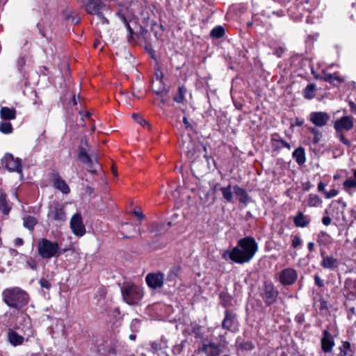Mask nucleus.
Masks as SVG:
<instances>
[{"mask_svg": "<svg viewBox=\"0 0 356 356\" xmlns=\"http://www.w3.org/2000/svg\"><path fill=\"white\" fill-rule=\"evenodd\" d=\"M258 250V245L254 238L246 236L241 238L232 250H225L222 258L230 259L233 262L243 264L249 262Z\"/></svg>", "mask_w": 356, "mask_h": 356, "instance_id": "1", "label": "nucleus"}, {"mask_svg": "<svg viewBox=\"0 0 356 356\" xmlns=\"http://www.w3.org/2000/svg\"><path fill=\"white\" fill-rule=\"evenodd\" d=\"M4 302L10 307L20 309L29 303V294L19 287L5 289L2 293Z\"/></svg>", "mask_w": 356, "mask_h": 356, "instance_id": "2", "label": "nucleus"}, {"mask_svg": "<svg viewBox=\"0 0 356 356\" xmlns=\"http://www.w3.org/2000/svg\"><path fill=\"white\" fill-rule=\"evenodd\" d=\"M38 254L43 259H49L59 257L62 252L57 242L51 241L47 238H41L37 245Z\"/></svg>", "mask_w": 356, "mask_h": 356, "instance_id": "3", "label": "nucleus"}, {"mask_svg": "<svg viewBox=\"0 0 356 356\" xmlns=\"http://www.w3.org/2000/svg\"><path fill=\"white\" fill-rule=\"evenodd\" d=\"M123 300L128 305L138 304L143 296V289L136 285H127L121 288Z\"/></svg>", "mask_w": 356, "mask_h": 356, "instance_id": "4", "label": "nucleus"}, {"mask_svg": "<svg viewBox=\"0 0 356 356\" xmlns=\"http://www.w3.org/2000/svg\"><path fill=\"white\" fill-rule=\"evenodd\" d=\"M48 330L51 338L58 343H64L67 341V332L63 321L54 320Z\"/></svg>", "mask_w": 356, "mask_h": 356, "instance_id": "5", "label": "nucleus"}, {"mask_svg": "<svg viewBox=\"0 0 356 356\" xmlns=\"http://www.w3.org/2000/svg\"><path fill=\"white\" fill-rule=\"evenodd\" d=\"M298 277V271L293 268H286L280 271L277 275V280L283 286H291L296 283Z\"/></svg>", "mask_w": 356, "mask_h": 356, "instance_id": "6", "label": "nucleus"}, {"mask_svg": "<svg viewBox=\"0 0 356 356\" xmlns=\"http://www.w3.org/2000/svg\"><path fill=\"white\" fill-rule=\"evenodd\" d=\"M48 220L62 223L66 220V214L64 207L60 204H51L47 213Z\"/></svg>", "mask_w": 356, "mask_h": 356, "instance_id": "7", "label": "nucleus"}, {"mask_svg": "<svg viewBox=\"0 0 356 356\" xmlns=\"http://www.w3.org/2000/svg\"><path fill=\"white\" fill-rule=\"evenodd\" d=\"M84 6L87 13L90 15H100L103 11L111 13L109 6L102 0H87Z\"/></svg>", "mask_w": 356, "mask_h": 356, "instance_id": "8", "label": "nucleus"}, {"mask_svg": "<svg viewBox=\"0 0 356 356\" xmlns=\"http://www.w3.org/2000/svg\"><path fill=\"white\" fill-rule=\"evenodd\" d=\"M79 159L86 165L87 170L89 172L96 173L97 169L95 166L97 163V159L96 157L92 159L83 147H79Z\"/></svg>", "mask_w": 356, "mask_h": 356, "instance_id": "9", "label": "nucleus"}, {"mask_svg": "<svg viewBox=\"0 0 356 356\" xmlns=\"http://www.w3.org/2000/svg\"><path fill=\"white\" fill-rule=\"evenodd\" d=\"M221 326L223 330L233 332H235L238 327L236 314L228 309H226L225 311V317Z\"/></svg>", "mask_w": 356, "mask_h": 356, "instance_id": "10", "label": "nucleus"}, {"mask_svg": "<svg viewBox=\"0 0 356 356\" xmlns=\"http://www.w3.org/2000/svg\"><path fill=\"white\" fill-rule=\"evenodd\" d=\"M165 275L161 272L150 273L146 275L145 281L147 286L152 289H161L164 283Z\"/></svg>", "mask_w": 356, "mask_h": 356, "instance_id": "11", "label": "nucleus"}, {"mask_svg": "<svg viewBox=\"0 0 356 356\" xmlns=\"http://www.w3.org/2000/svg\"><path fill=\"white\" fill-rule=\"evenodd\" d=\"M261 296L265 303L270 305L276 301L278 291L272 283H266Z\"/></svg>", "mask_w": 356, "mask_h": 356, "instance_id": "12", "label": "nucleus"}, {"mask_svg": "<svg viewBox=\"0 0 356 356\" xmlns=\"http://www.w3.org/2000/svg\"><path fill=\"white\" fill-rule=\"evenodd\" d=\"M330 119V115L323 111H314L309 114V120L315 126L322 127L325 126Z\"/></svg>", "mask_w": 356, "mask_h": 356, "instance_id": "13", "label": "nucleus"}, {"mask_svg": "<svg viewBox=\"0 0 356 356\" xmlns=\"http://www.w3.org/2000/svg\"><path fill=\"white\" fill-rule=\"evenodd\" d=\"M2 165L12 172H21V161L15 158L11 154H6L1 160Z\"/></svg>", "mask_w": 356, "mask_h": 356, "instance_id": "14", "label": "nucleus"}, {"mask_svg": "<svg viewBox=\"0 0 356 356\" xmlns=\"http://www.w3.org/2000/svg\"><path fill=\"white\" fill-rule=\"evenodd\" d=\"M70 228L74 234L78 236H82L86 233L85 226L80 213H76L72 216L70 220Z\"/></svg>", "mask_w": 356, "mask_h": 356, "instance_id": "15", "label": "nucleus"}, {"mask_svg": "<svg viewBox=\"0 0 356 356\" xmlns=\"http://www.w3.org/2000/svg\"><path fill=\"white\" fill-rule=\"evenodd\" d=\"M196 352L197 353H203L206 356H219L222 353L221 346L213 342L203 343Z\"/></svg>", "mask_w": 356, "mask_h": 356, "instance_id": "16", "label": "nucleus"}, {"mask_svg": "<svg viewBox=\"0 0 356 356\" xmlns=\"http://www.w3.org/2000/svg\"><path fill=\"white\" fill-rule=\"evenodd\" d=\"M321 348L324 353H330L334 346V341L332 334L325 330L323 332V337L321 340Z\"/></svg>", "mask_w": 356, "mask_h": 356, "instance_id": "17", "label": "nucleus"}, {"mask_svg": "<svg viewBox=\"0 0 356 356\" xmlns=\"http://www.w3.org/2000/svg\"><path fill=\"white\" fill-rule=\"evenodd\" d=\"M335 130L349 131L353 127V122L350 117L343 116L335 121L334 124Z\"/></svg>", "mask_w": 356, "mask_h": 356, "instance_id": "18", "label": "nucleus"}, {"mask_svg": "<svg viewBox=\"0 0 356 356\" xmlns=\"http://www.w3.org/2000/svg\"><path fill=\"white\" fill-rule=\"evenodd\" d=\"M7 341L13 346H17L23 344L24 341V337L19 334L12 328H8L7 331Z\"/></svg>", "mask_w": 356, "mask_h": 356, "instance_id": "19", "label": "nucleus"}, {"mask_svg": "<svg viewBox=\"0 0 356 356\" xmlns=\"http://www.w3.org/2000/svg\"><path fill=\"white\" fill-rule=\"evenodd\" d=\"M321 79L326 82L332 84L333 86H337L345 81V80L342 77H341L337 72L330 74L325 71H323L322 76L321 77Z\"/></svg>", "mask_w": 356, "mask_h": 356, "instance_id": "20", "label": "nucleus"}, {"mask_svg": "<svg viewBox=\"0 0 356 356\" xmlns=\"http://www.w3.org/2000/svg\"><path fill=\"white\" fill-rule=\"evenodd\" d=\"M321 255L323 259L321 261V265L323 268L332 270L337 268L339 261L336 258L329 255L325 256L323 252H321Z\"/></svg>", "mask_w": 356, "mask_h": 356, "instance_id": "21", "label": "nucleus"}, {"mask_svg": "<svg viewBox=\"0 0 356 356\" xmlns=\"http://www.w3.org/2000/svg\"><path fill=\"white\" fill-rule=\"evenodd\" d=\"M354 177H349L343 183V189L350 195H352L356 189V169L353 171Z\"/></svg>", "mask_w": 356, "mask_h": 356, "instance_id": "22", "label": "nucleus"}, {"mask_svg": "<svg viewBox=\"0 0 356 356\" xmlns=\"http://www.w3.org/2000/svg\"><path fill=\"white\" fill-rule=\"evenodd\" d=\"M293 222L296 227H305L310 222V218L307 216L304 215L302 212H298L293 218Z\"/></svg>", "mask_w": 356, "mask_h": 356, "instance_id": "23", "label": "nucleus"}, {"mask_svg": "<svg viewBox=\"0 0 356 356\" xmlns=\"http://www.w3.org/2000/svg\"><path fill=\"white\" fill-rule=\"evenodd\" d=\"M53 185L54 188L60 191L64 194H67L70 191L68 185L59 176H56L54 177V179H53Z\"/></svg>", "mask_w": 356, "mask_h": 356, "instance_id": "24", "label": "nucleus"}, {"mask_svg": "<svg viewBox=\"0 0 356 356\" xmlns=\"http://www.w3.org/2000/svg\"><path fill=\"white\" fill-rule=\"evenodd\" d=\"M234 191L236 195L238 197L240 202L246 204L250 201V197H249L246 191L241 188L239 186H234Z\"/></svg>", "mask_w": 356, "mask_h": 356, "instance_id": "25", "label": "nucleus"}, {"mask_svg": "<svg viewBox=\"0 0 356 356\" xmlns=\"http://www.w3.org/2000/svg\"><path fill=\"white\" fill-rule=\"evenodd\" d=\"M293 159L298 165H302L306 161L305 151L302 147H298L292 154Z\"/></svg>", "mask_w": 356, "mask_h": 356, "instance_id": "26", "label": "nucleus"}, {"mask_svg": "<svg viewBox=\"0 0 356 356\" xmlns=\"http://www.w3.org/2000/svg\"><path fill=\"white\" fill-rule=\"evenodd\" d=\"M0 116L3 120H14L16 118V111L15 108H10L6 106L1 107Z\"/></svg>", "mask_w": 356, "mask_h": 356, "instance_id": "27", "label": "nucleus"}, {"mask_svg": "<svg viewBox=\"0 0 356 356\" xmlns=\"http://www.w3.org/2000/svg\"><path fill=\"white\" fill-rule=\"evenodd\" d=\"M11 209L10 204L6 200V195L4 193L0 194V210L4 215H8Z\"/></svg>", "mask_w": 356, "mask_h": 356, "instance_id": "28", "label": "nucleus"}, {"mask_svg": "<svg viewBox=\"0 0 356 356\" xmlns=\"http://www.w3.org/2000/svg\"><path fill=\"white\" fill-rule=\"evenodd\" d=\"M37 223V219L31 216H28L25 218H24V226L27 228L30 231H33L34 229L35 225Z\"/></svg>", "mask_w": 356, "mask_h": 356, "instance_id": "29", "label": "nucleus"}, {"mask_svg": "<svg viewBox=\"0 0 356 356\" xmlns=\"http://www.w3.org/2000/svg\"><path fill=\"white\" fill-rule=\"evenodd\" d=\"M236 346L243 350H251L254 348V345L250 341H242L239 339L236 340Z\"/></svg>", "mask_w": 356, "mask_h": 356, "instance_id": "30", "label": "nucleus"}, {"mask_svg": "<svg viewBox=\"0 0 356 356\" xmlns=\"http://www.w3.org/2000/svg\"><path fill=\"white\" fill-rule=\"evenodd\" d=\"M316 85L310 83L304 90V97L307 99H312L315 96Z\"/></svg>", "mask_w": 356, "mask_h": 356, "instance_id": "31", "label": "nucleus"}, {"mask_svg": "<svg viewBox=\"0 0 356 356\" xmlns=\"http://www.w3.org/2000/svg\"><path fill=\"white\" fill-rule=\"evenodd\" d=\"M186 88L184 86H179L177 95L174 97L173 100L177 103H183L185 99Z\"/></svg>", "mask_w": 356, "mask_h": 356, "instance_id": "32", "label": "nucleus"}, {"mask_svg": "<svg viewBox=\"0 0 356 356\" xmlns=\"http://www.w3.org/2000/svg\"><path fill=\"white\" fill-rule=\"evenodd\" d=\"M220 191L222 192V195L224 199L228 202H231L233 199V193L232 191L231 185L227 186V187L220 188Z\"/></svg>", "mask_w": 356, "mask_h": 356, "instance_id": "33", "label": "nucleus"}, {"mask_svg": "<svg viewBox=\"0 0 356 356\" xmlns=\"http://www.w3.org/2000/svg\"><path fill=\"white\" fill-rule=\"evenodd\" d=\"M322 201L316 194H310L308 197L307 204L309 207H318L321 204Z\"/></svg>", "mask_w": 356, "mask_h": 356, "instance_id": "34", "label": "nucleus"}, {"mask_svg": "<svg viewBox=\"0 0 356 356\" xmlns=\"http://www.w3.org/2000/svg\"><path fill=\"white\" fill-rule=\"evenodd\" d=\"M225 35V29L222 26H218L213 28L210 33V35L213 38H220Z\"/></svg>", "mask_w": 356, "mask_h": 356, "instance_id": "35", "label": "nucleus"}, {"mask_svg": "<svg viewBox=\"0 0 356 356\" xmlns=\"http://www.w3.org/2000/svg\"><path fill=\"white\" fill-rule=\"evenodd\" d=\"M308 131L314 135L313 143L317 144L322 138V133L316 127H309Z\"/></svg>", "mask_w": 356, "mask_h": 356, "instance_id": "36", "label": "nucleus"}, {"mask_svg": "<svg viewBox=\"0 0 356 356\" xmlns=\"http://www.w3.org/2000/svg\"><path fill=\"white\" fill-rule=\"evenodd\" d=\"M344 286L351 293H356V278H347L345 280Z\"/></svg>", "mask_w": 356, "mask_h": 356, "instance_id": "37", "label": "nucleus"}, {"mask_svg": "<svg viewBox=\"0 0 356 356\" xmlns=\"http://www.w3.org/2000/svg\"><path fill=\"white\" fill-rule=\"evenodd\" d=\"M13 130V126L10 122H2L0 125V131L4 134H11Z\"/></svg>", "mask_w": 356, "mask_h": 356, "instance_id": "38", "label": "nucleus"}, {"mask_svg": "<svg viewBox=\"0 0 356 356\" xmlns=\"http://www.w3.org/2000/svg\"><path fill=\"white\" fill-rule=\"evenodd\" d=\"M336 137L338 138L340 140V141L346 146L350 147L351 145L350 141L345 138L342 131L336 130Z\"/></svg>", "mask_w": 356, "mask_h": 356, "instance_id": "39", "label": "nucleus"}, {"mask_svg": "<svg viewBox=\"0 0 356 356\" xmlns=\"http://www.w3.org/2000/svg\"><path fill=\"white\" fill-rule=\"evenodd\" d=\"M39 284L42 289L49 290L51 287V282L46 279L42 278L39 280Z\"/></svg>", "mask_w": 356, "mask_h": 356, "instance_id": "40", "label": "nucleus"}, {"mask_svg": "<svg viewBox=\"0 0 356 356\" xmlns=\"http://www.w3.org/2000/svg\"><path fill=\"white\" fill-rule=\"evenodd\" d=\"M118 15H119V17H120V19L123 22L124 26H126V28L128 30V31L129 32V33L130 34H133V33H134L133 29L131 28V26H130L129 22H127L126 17L123 15H121L120 13H118Z\"/></svg>", "mask_w": 356, "mask_h": 356, "instance_id": "41", "label": "nucleus"}, {"mask_svg": "<svg viewBox=\"0 0 356 356\" xmlns=\"http://www.w3.org/2000/svg\"><path fill=\"white\" fill-rule=\"evenodd\" d=\"M337 194H338V191L336 189H331L329 191L324 192L325 197L327 199L334 197L337 196Z\"/></svg>", "mask_w": 356, "mask_h": 356, "instance_id": "42", "label": "nucleus"}, {"mask_svg": "<svg viewBox=\"0 0 356 356\" xmlns=\"http://www.w3.org/2000/svg\"><path fill=\"white\" fill-rule=\"evenodd\" d=\"M152 347L156 350H161L167 347L165 341H161V343L154 342L152 345Z\"/></svg>", "mask_w": 356, "mask_h": 356, "instance_id": "43", "label": "nucleus"}, {"mask_svg": "<svg viewBox=\"0 0 356 356\" xmlns=\"http://www.w3.org/2000/svg\"><path fill=\"white\" fill-rule=\"evenodd\" d=\"M302 243V240L298 236H293L292 239V246L294 248L299 247Z\"/></svg>", "mask_w": 356, "mask_h": 356, "instance_id": "44", "label": "nucleus"}, {"mask_svg": "<svg viewBox=\"0 0 356 356\" xmlns=\"http://www.w3.org/2000/svg\"><path fill=\"white\" fill-rule=\"evenodd\" d=\"M350 346V345L348 342L343 343L342 347L340 348L341 350L339 356H345L347 354L345 350L348 349Z\"/></svg>", "mask_w": 356, "mask_h": 356, "instance_id": "45", "label": "nucleus"}, {"mask_svg": "<svg viewBox=\"0 0 356 356\" xmlns=\"http://www.w3.org/2000/svg\"><path fill=\"white\" fill-rule=\"evenodd\" d=\"M25 64H26V60H25L24 57H19L17 62V66L18 70L21 71L22 69L23 68V67L25 65Z\"/></svg>", "mask_w": 356, "mask_h": 356, "instance_id": "46", "label": "nucleus"}, {"mask_svg": "<svg viewBox=\"0 0 356 356\" xmlns=\"http://www.w3.org/2000/svg\"><path fill=\"white\" fill-rule=\"evenodd\" d=\"M314 282H315V284L316 286H318V287L324 286V282H323V280L318 275H314Z\"/></svg>", "mask_w": 356, "mask_h": 356, "instance_id": "47", "label": "nucleus"}, {"mask_svg": "<svg viewBox=\"0 0 356 356\" xmlns=\"http://www.w3.org/2000/svg\"><path fill=\"white\" fill-rule=\"evenodd\" d=\"M133 117H134V118H135V120L141 124L143 126H145V124H148L147 122H146L145 120H143L141 117H140L137 114H133Z\"/></svg>", "mask_w": 356, "mask_h": 356, "instance_id": "48", "label": "nucleus"}, {"mask_svg": "<svg viewBox=\"0 0 356 356\" xmlns=\"http://www.w3.org/2000/svg\"><path fill=\"white\" fill-rule=\"evenodd\" d=\"M200 330H201V328L199 326L193 328V332L194 333L195 337L196 338H202V334Z\"/></svg>", "mask_w": 356, "mask_h": 356, "instance_id": "49", "label": "nucleus"}, {"mask_svg": "<svg viewBox=\"0 0 356 356\" xmlns=\"http://www.w3.org/2000/svg\"><path fill=\"white\" fill-rule=\"evenodd\" d=\"M277 143H279L282 147H286L288 149H291V145L289 143H288L286 141H285L283 139H279V140H277Z\"/></svg>", "mask_w": 356, "mask_h": 356, "instance_id": "50", "label": "nucleus"}, {"mask_svg": "<svg viewBox=\"0 0 356 356\" xmlns=\"http://www.w3.org/2000/svg\"><path fill=\"white\" fill-rule=\"evenodd\" d=\"M154 92L156 95L161 96V95H162L163 94L168 95V90L167 89H165V88H163L162 89H159V90H154Z\"/></svg>", "mask_w": 356, "mask_h": 356, "instance_id": "51", "label": "nucleus"}, {"mask_svg": "<svg viewBox=\"0 0 356 356\" xmlns=\"http://www.w3.org/2000/svg\"><path fill=\"white\" fill-rule=\"evenodd\" d=\"M348 105H349L350 111L353 113L356 114V104L352 100H349Z\"/></svg>", "mask_w": 356, "mask_h": 356, "instance_id": "52", "label": "nucleus"}, {"mask_svg": "<svg viewBox=\"0 0 356 356\" xmlns=\"http://www.w3.org/2000/svg\"><path fill=\"white\" fill-rule=\"evenodd\" d=\"M331 218L329 216H323L322 218V222L324 225L328 226L331 223Z\"/></svg>", "mask_w": 356, "mask_h": 356, "instance_id": "53", "label": "nucleus"}, {"mask_svg": "<svg viewBox=\"0 0 356 356\" xmlns=\"http://www.w3.org/2000/svg\"><path fill=\"white\" fill-rule=\"evenodd\" d=\"M283 53L284 49L282 47H279L275 49L274 54H275L277 57H281Z\"/></svg>", "mask_w": 356, "mask_h": 356, "instance_id": "54", "label": "nucleus"}, {"mask_svg": "<svg viewBox=\"0 0 356 356\" xmlns=\"http://www.w3.org/2000/svg\"><path fill=\"white\" fill-rule=\"evenodd\" d=\"M14 243L16 246H21L24 244V240L21 238H16Z\"/></svg>", "mask_w": 356, "mask_h": 356, "instance_id": "55", "label": "nucleus"}, {"mask_svg": "<svg viewBox=\"0 0 356 356\" xmlns=\"http://www.w3.org/2000/svg\"><path fill=\"white\" fill-rule=\"evenodd\" d=\"M100 19L101 22L104 24H108V20L102 15V13H100V15H97Z\"/></svg>", "mask_w": 356, "mask_h": 356, "instance_id": "56", "label": "nucleus"}, {"mask_svg": "<svg viewBox=\"0 0 356 356\" xmlns=\"http://www.w3.org/2000/svg\"><path fill=\"white\" fill-rule=\"evenodd\" d=\"M155 76L157 79L161 80L163 76V74L160 70H157L155 72Z\"/></svg>", "mask_w": 356, "mask_h": 356, "instance_id": "57", "label": "nucleus"}, {"mask_svg": "<svg viewBox=\"0 0 356 356\" xmlns=\"http://www.w3.org/2000/svg\"><path fill=\"white\" fill-rule=\"evenodd\" d=\"M167 95H168L163 94V95L159 96L160 103L161 104H165L167 102V101H168V99L166 98Z\"/></svg>", "mask_w": 356, "mask_h": 356, "instance_id": "58", "label": "nucleus"}, {"mask_svg": "<svg viewBox=\"0 0 356 356\" xmlns=\"http://www.w3.org/2000/svg\"><path fill=\"white\" fill-rule=\"evenodd\" d=\"M26 264L29 265V266L32 269V270H36L37 269V265L35 262L33 261H26Z\"/></svg>", "mask_w": 356, "mask_h": 356, "instance_id": "59", "label": "nucleus"}, {"mask_svg": "<svg viewBox=\"0 0 356 356\" xmlns=\"http://www.w3.org/2000/svg\"><path fill=\"white\" fill-rule=\"evenodd\" d=\"M325 184H323V182H319L318 184V191L320 192H325Z\"/></svg>", "mask_w": 356, "mask_h": 356, "instance_id": "60", "label": "nucleus"}, {"mask_svg": "<svg viewBox=\"0 0 356 356\" xmlns=\"http://www.w3.org/2000/svg\"><path fill=\"white\" fill-rule=\"evenodd\" d=\"M134 214L138 217L140 220H143L145 218V216L140 211H134Z\"/></svg>", "mask_w": 356, "mask_h": 356, "instance_id": "61", "label": "nucleus"}, {"mask_svg": "<svg viewBox=\"0 0 356 356\" xmlns=\"http://www.w3.org/2000/svg\"><path fill=\"white\" fill-rule=\"evenodd\" d=\"M183 122L185 124L186 128H188V127H191V124H190V122H188V119L186 117L183 118Z\"/></svg>", "mask_w": 356, "mask_h": 356, "instance_id": "62", "label": "nucleus"}, {"mask_svg": "<svg viewBox=\"0 0 356 356\" xmlns=\"http://www.w3.org/2000/svg\"><path fill=\"white\" fill-rule=\"evenodd\" d=\"M308 249L310 252H312L314 249V243L313 242H309L307 245Z\"/></svg>", "mask_w": 356, "mask_h": 356, "instance_id": "63", "label": "nucleus"}, {"mask_svg": "<svg viewBox=\"0 0 356 356\" xmlns=\"http://www.w3.org/2000/svg\"><path fill=\"white\" fill-rule=\"evenodd\" d=\"M193 153L192 154L191 149H188L186 153V156L188 159H191L192 157H193Z\"/></svg>", "mask_w": 356, "mask_h": 356, "instance_id": "64", "label": "nucleus"}]
</instances>
